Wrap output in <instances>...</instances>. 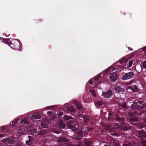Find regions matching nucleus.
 Wrapping results in <instances>:
<instances>
[{
	"instance_id": "1",
	"label": "nucleus",
	"mask_w": 146,
	"mask_h": 146,
	"mask_svg": "<svg viewBox=\"0 0 146 146\" xmlns=\"http://www.w3.org/2000/svg\"><path fill=\"white\" fill-rule=\"evenodd\" d=\"M146 107V104L142 101H139L135 103L131 106V108L134 109L141 110Z\"/></svg>"
},
{
	"instance_id": "2",
	"label": "nucleus",
	"mask_w": 146,
	"mask_h": 146,
	"mask_svg": "<svg viewBox=\"0 0 146 146\" xmlns=\"http://www.w3.org/2000/svg\"><path fill=\"white\" fill-rule=\"evenodd\" d=\"M119 62L122 63L125 62V67H130L131 66L133 63V60L130 58L127 59L125 57H123L119 61Z\"/></svg>"
},
{
	"instance_id": "3",
	"label": "nucleus",
	"mask_w": 146,
	"mask_h": 146,
	"mask_svg": "<svg viewBox=\"0 0 146 146\" xmlns=\"http://www.w3.org/2000/svg\"><path fill=\"white\" fill-rule=\"evenodd\" d=\"M134 76V73L132 72H130L126 73L123 75L122 78L123 80H127L132 78Z\"/></svg>"
},
{
	"instance_id": "4",
	"label": "nucleus",
	"mask_w": 146,
	"mask_h": 146,
	"mask_svg": "<svg viewBox=\"0 0 146 146\" xmlns=\"http://www.w3.org/2000/svg\"><path fill=\"white\" fill-rule=\"evenodd\" d=\"M104 129L109 131V132L111 133V135L113 136H115L117 137L118 136V134L115 132L112 131V126L108 125H105L104 127Z\"/></svg>"
},
{
	"instance_id": "5",
	"label": "nucleus",
	"mask_w": 146,
	"mask_h": 146,
	"mask_svg": "<svg viewBox=\"0 0 146 146\" xmlns=\"http://www.w3.org/2000/svg\"><path fill=\"white\" fill-rule=\"evenodd\" d=\"M137 136L141 139L146 138V132L143 131H137L136 132Z\"/></svg>"
},
{
	"instance_id": "6",
	"label": "nucleus",
	"mask_w": 146,
	"mask_h": 146,
	"mask_svg": "<svg viewBox=\"0 0 146 146\" xmlns=\"http://www.w3.org/2000/svg\"><path fill=\"white\" fill-rule=\"evenodd\" d=\"M112 95V92L111 90H108L106 92H103L102 96L105 98H108L111 97Z\"/></svg>"
},
{
	"instance_id": "7",
	"label": "nucleus",
	"mask_w": 146,
	"mask_h": 146,
	"mask_svg": "<svg viewBox=\"0 0 146 146\" xmlns=\"http://www.w3.org/2000/svg\"><path fill=\"white\" fill-rule=\"evenodd\" d=\"M83 135L82 131H78L75 134L74 138L76 139H81L83 137Z\"/></svg>"
},
{
	"instance_id": "8",
	"label": "nucleus",
	"mask_w": 146,
	"mask_h": 146,
	"mask_svg": "<svg viewBox=\"0 0 146 146\" xmlns=\"http://www.w3.org/2000/svg\"><path fill=\"white\" fill-rule=\"evenodd\" d=\"M2 141L4 143L7 144H13L15 142L12 139H10L8 138L3 139Z\"/></svg>"
},
{
	"instance_id": "9",
	"label": "nucleus",
	"mask_w": 146,
	"mask_h": 146,
	"mask_svg": "<svg viewBox=\"0 0 146 146\" xmlns=\"http://www.w3.org/2000/svg\"><path fill=\"white\" fill-rule=\"evenodd\" d=\"M117 76L116 73H113L110 74V78L112 82H115L117 79Z\"/></svg>"
},
{
	"instance_id": "10",
	"label": "nucleus",
	"mask_w": 146,
	"mask_h": 146,
	"mask_svg": "<svg viewBox=\"0 0 146 146\" xmlns=\"http://www.w3.org/2000/svg\"><path fill=\"white\" fill-rule=\"evenodd\" d=\"M129 89L131 90L133 92H137L138 91V89L137 87L134 85H132L128 87V90Z\"/></svg>"
},
{
	"instance_id": "11",
	"label": "nucleus",
	"mask_w": 146,
	"mask_h": 146,
	"mask_svg": "<svg viewBox=\"0 0 146 146\" xmlns=\"http://www.w3.org/2000/svg\"><path fill=\"white\" fill-rule=\"evenodd\" d=\"M116 120L121 123H123L125 121V119L124 118L121 117H120L117 115H116L115 117Z\"/></svg>"
},
{
	"instance_id": "12",
	"label": "nucleus",
	"mask_w": 146,
	"mask_h": 146,
	"mask_svg": "<svg viewBox=\"0 0 146 146\" xmlns=\"http://www.w3.org/2000/svg\"><path fill=\"white\" fill-rule=\"evenodd\" d=\"M73 123V122L72 121H70L68 123V126L70 129L73 131H76L78 127H76L75 126L71 125Z\"/></svg>"
},
{
	"instance_id": "13",
	"label": "nucleus",
	"mask_w": 146,
	"mask_h": 146,
	"mask_svg": "<svg viewBox=\"0 0 146 146\" xmlns=\"http://www.w3.org/2000/svg\"><path fill=\"white\" fill-rule=\"evenodd\" d=\"M28 137L29 138V140L26 141V142L27 145H31L32 143V141L34 139L33 137L28 135Z\"/></svg>"
},
{
	"instance_id": "14",
	"label": "nucleus",
	"mask_w": 146,
	"mask_h": 146,
	"mask_svg": "<svg viewBox=\"0 0 146 146\" xmlns=\"http://www.w3.org/2000/svg\"><path fill=\"white\" fill-rule=\"evenodd\" d=\"M74 104L76 106L77 108L79 110H81L82 109V106L78 101L74 100Z\"/></svg>"
},
{
	"instance_id": "15",
	"label": "nucleus",
	"mask_w": 146,
	"mask_h": 146,
	"mask_svg": "<svg viewBox=\"0 0 146 146\" xmlns=\"http://www.w3.org/2000/svg\"><path fill=\"white\" fill-rule=\"evenodd\" d=\"M3 42L8 45L12 44L11 41L8 38L3 39Z\"/></svg>"
},
{
	"instance_id": "16",
	"label": "nucleus",
	"mask_w": 146,
	"mask_h": 146,
	"mask_svg": "<svg viewBox=\"0 0 146 146\" xmlns=\"http://www.w3.org/2000/svg\"><path fill=\"white\" fill-rule=\"evenodd\" d=\"M67 139L61 137L60 138L58 141V142L60 143H66L67 142Z\"/></svg>"
},
{
	"instance_id": "17",
	"label": "nucleus",
	"mask_w": 146,
	"mask_h": 146,
	"mask_svg": "<svg viewBox=\"0 0 146 146\" xmlns=\"http://www.w3.org/2000/svg\"><path fill=\"white\" fill-rule=\"evenodd\" d=\"M138 120L137 118L134 116L130 119V122L131 124H133V123L137 121Z\"/></svg>"
},
{
	"instance_id": "18",
	"label": "nucleus",
	"mask_w": 146,
	"mask_h": 146,
	"mask_svg": "<svg viewBox=\"0 0 146 146\" xmlns=\"http://www.w3.org/2000/svg\"><path fill=\"white\" fill-rule=\"evenodd\" d=\"M33 117L34 118L38 119L40 118L41 117L39 113H33Z\"/></svg>"
},
{
	"instance_id": "19",
	"label": "nucleus",
	"mask_w": 146,
	"mask_h": 146,
	"mask_svg": "<svg viewBox=\"0 0 146 146\" xmlns=\"http://www.w3.org/2000/svg\"><path fill=\"white\" fill-rule=\"evenodd\" d=\"M36 129L35 128H33L31 130H28V132L30 134L32 135L34 133H36Z\"/></svg>"
},
{
	"instance_id": "20",
	"label": "nucleus",
	"mask_w": 146,
	"mask_h": 146,
	"mask_svg": "<svg viewBox=\"0 0 146 146\" xmlns=\"http://www.w3.org/2000/svg\"><path fill=\"white\" fill-rule=\"evenodd\" d=\"M58 125L59 127L62 129H64L65 127V125L63 121H60L59 122Z\"/></svg>"
},
{
	"instance_id": "21",
	"label": "nucleus",
	"mask_w": 146,
	"mask_h": 146,
	"mask_svg": "<svg viewBox=\"0 0 146 146\" xmlns=\"http://www.w3.org/2000/svg\"><path fill=\"white\" fill-rule=\"evenodd\" d=\"M48 131L46 129H43L40 131L39 134L41 135H44L48 133Z\"/></svg>"
},
{
	"instance_id": "22",
	"label": "nucleus",
	"mask_w": 146,
	"mask_h": 146,
	"mask_svg": "<svg viewBox=\"0 0 146 146\" xmlns=\"http://www.w3.org/2000/svg\"><path fill=\"white\" fill-rule=\"evenodd\" d=\"M29 123L28 119L26 118H25L22 120V123L24 124H29Z\"/></svg>"
},
{
	"instance_id": "23",
	"label": "nucleus",
	"mask_w": 146,
	"mask_h": 146,
	"mask_svg": "<svg viewBox=\"0 0 146 146\" xmlns=\"http://www.w3.org/2000/svg\"><path fill=\"white\" fill-rule=\"evenodd\" d=\"M115 90L117 92H119L122 91V89L118 86H116L114 88Z\"/></svg>"
},
{
	"instance_id": "24",
	"label": "nucleus",
	"mask_w": 146,
	"mask_h": 146,
	"mask_svg": "<svg viewBox=\"0 0 146 146\" xmlns=\"http://www.w3.org/2000/svg\"><path fill=\"white\" fill-rule=\"evenodd\" d=\"M86 146H92V142L91 141H86L84 142Z\"/></svg>"
},
{
	"instance_id": "25",
	"label": "nucleus",
	"mask_w": 146,
	"mask_h": 146,
	"mask_svg": "<svg viewBox=\"0 0 146 146\" xmlns=\"http://www.w3.org/2000/svg\"><path fill=\"white\" fill-rule=\"evenodd\" d=\"M18 120V119L17 118H16L14 119L13 120L12 124H11V125L12 126H15V125L17 123ZM10 124H11V123Z\"/></svg>"
},
{
	"instance_id": "26",
	"label": "nucleus",
	"mask_w": 146,
	"mask_h": 146,
	"mask_svg": "<svg viewBox=\"0 0 146 146\" xmlns=\"http://www.w3.org/2000/svg\"><path fill=\"white\" fill-rule=\"evenodd\" d=\"M66 109L68 111L73 112L75 111L73 109L72 107L71 106L67 108Z\"/></svg>"
},
{
	"instance_id": "27",
	"label": "nucleus",
	"mask_w": 146,
	"mask_h": 146,
	"mask_svg": "<svg viewBox=\"0 0 146 146\" xmlns=\"http://www.w3.org/2000/svg\"><path fill=\"white\" fill-rule=\"evenodd\" d=\"M84 121L85 123H87L89 121V118L87 116H84Z\"/></svg>"
},
{
	"instance_id": "28",
	"label": "nucleus",
	"mask_w": 146,
	"mask_h": 146,
	"mask_svg": "<svg viewBox=\"0 0 146 146\" xmlns=\"http://www.w3.org/2000/svg\"><path fill=\"white\" fill-rule=\"evenodd\" d=\"M113 116L112 114L111 113H109V117H108V120L109 121H111L113 119Z\"/></svg>"
},
{
	"instance_id": "29",
	"label": "nucleus",
	"mask_w": 146,
	"mask_h": 146,
	"mask_svg": "<svg viewBox=\"0 0 146 146\" xmlns=\"http://www.w3.org/2000/svg\"><path fill=\"white\" fill-rule=\"evenodd\" d=\"M141 144L142 146H146V141L145 140L141 139Z\"/></svg>"
},
{
	"instance_id": "30",
	"label": "nucleus",
	"mask_w": 146,
	"mask_h": 146,
	"mask_svg": "<svg viewBox=\"0 0 146 146\" xmlns=\"http://www.w3.org/2000/svg\"><path fill=\"white\" fill-rule=\"evenodd\" d=\"M96 104L98 106H101L102 105H103L104 104V103L103 102H102V101H99L97 102H96Z\"/></svg>"
},
{
	"instance_id": "31",
	"label": "nucleus",
	"mask_w": 146,
	"mask_h": 146,
	"mask_svg": "<svg viewBox=\"0 0 146 146\" xmlns=\"http://www.w3.org/2000/svg\"><path fill=\"white\" fill-rule=\"evenodd\" d=\"M123 146H132V145L130 143H123Z\"/></svg>"
},
{
	"instance_id": "32",
	"label": "nucleus",
	"mask_w": 146,
	"mask_h": 146,
	"mask_svg": "<svg viewBox=\"0 0 146 146\" xmlns=\"http://www.w3.org/2000/svg\"><path fill=\"white\" fill-rule=\"evenodd\" d=\"M90 92L92 94L93 96H96V92L93 90H90Z\"/></svg>"
},
{
	"instance_id": "33",
	"label": "nucleus",
	"mask_w": 146,
	"mask_h": 146,
	"mask_svg": "<svg viewBox=\"0 0 146 146\" xmlns=\"http://www.w3.org/2000/svg\"><path fill=\"white\" fill-rule=\"evenodd\" d=\"M120 126L117 124H115L113 125V127H112L113 129H116L117 128H119Z\"/></svg>"
},
{
	"instance_id": "34",
	"label": "nucleus",
	"mask_w": 146,
	"mask_h": 146,
	"mask_svg": "<svg viewBox=\"0 0 146 146\" xmlns=\"http://www.w3.org/2000/svg\"><path fill=\"white\" fill-rule=\"evenodd\" d=\"M120 106H122L124 108H126L125 104L124 102H121L119 104Z\"/></svg>"
},
{
	"instance_id": "35",
	"label": "nucleus",
	"mask_w": 146,
	"mask_h": 146,
	"mask_svg": "<svg viewBox=\"0 0 146 146\" xmlns=\"http://www.w3.org/2000/svg\"><path fill=\"white\" fill-rule=\"evenodd\" d=\"M64 118L66 120H68L70 119H71L72 118L71 117H69L67 115H65L64 116Z\"/></svg>"
},
{
	"instance_id": "36",
	"label": "nucleus",
	"mask_w": 146,
	"mask_h": 146,
	"mask_svg": "<svg viewBox=\"0 0 146 146\" xmlns=\"http://www.w3.org/2000/svg\"><path fill=\"white\" fill-rule=\"evenodd\" d=\"M130 129V127L128 126H124L123 127V129L125 131H127Z\"/></svg>"
},
{
	"instance_id": "37",
	"label": "nucleus",
	"mask_w": 146,
	"mask_h": 146,
	"mask_svg": "<svg viewBox=\"0 0 146 146\" xmlns=\"http://www.w3.org/2000/svg\"><path fill=\"white\" fill-rule=\"evenodd\" d=\"M144 125H138L137 127V128L138 129H141L142 128L144 127Z\"/></svg>"
},
{
	"instance_id": "38",
	"label": "nucleus",
	"mask_w": 146,
	"mask_h": 146,
	"mask_svg": "<svg viewBox=\"0 0 146 146\" xmlns=\"http://www.w3.org/2000/svg\"><path fill=\"white\" fill-rule=\"evenodd\" d=\"M143 66L144 68H146V61H144L142 63Z\"/></svg>"
},
{
	"instance_id": "39",
	"label": "nucleus",
	"mask_w": 146,
	"mask_h": 146,
	"mask_svg": "<svg viewBox=\"0 0 146 146\" xmlns=\"http://www.w3.org/2000/svg\"><path fill=\"white\" fill-rule=\"evenodd\" d=\"M100 75H98L96 77H95L94 78V79L96 81H97L98 80L99 78L100 77Z\"/></svg>"
},
{
	"instance_id": "40",
	"label": "nucleus",
	"mask_w": 146,
	"mask_h": 146,
	"mask_svg": "<svg viewBox=\"0 0 146 146\" xmlns=\"http://www.w3.org/2000/svg\"><path fill=\"white\" fill-rule=\"evenodd\" d=\"M52 132L55 133H56L57 134H59L60 133V132L58 131H57L55 130H53Z\"/></svg>"
},
{
	"instance_id": "41",
	"label": "nucleus",
	"mask_w": 146,
	"mask_h": 146,
	"mask_svg": "<svg viewBox=\"0 0 146 146\" xmlns=\"http://www.w3.org/2000/svg\"><path fill=\"white\" fill-rule=\"evenodd\" d=\"M142 50H143L144 51V53L145 54H146V46L144 47H143L142 48Z\"/></svg>"
},
{
	"instance_id": "42",
	"label": "nucleus",
	"mask_w": 146,
	"mask_h": 146,
	"mask_svg": "<svg viewBox=\"0 0 146 146\" xmlns=\"http://www.w3.org/2000/svg\"><path fill=\"white\" fill-rule=\"evenodd\" d=\"M93 82V81L92 80H90L88 82L91 85H92Z\"/></svg>"
},
{
	"instance_id": "43",
	"label": "nucleus",
	"mask_w": 146,
	"mask_h": 146,
	"mask_svg": "<svg viewBox=\"0 0 146 146\" xmlns=\"http://www.w3.org/2000/svg\"><path fill=\"white\" fill-rule=\"evenodd\" d=\"M63 114V113L62 112L60 111L59 112L58 115L60 116H62Z\"/></svg>"
},
{
	"instance_id": "44",
	"label": "nucleus",
	"mask_w": 146,
	"mask_h": 146,
	"mask_svg": "<svg viewBox=\"0 0 146 146\" xmlns=\"http://www.w3.org/2000/svg\"><path fill=\"white\" fill-rule=\"evenodd\" d=\"M1 129L2 130H4L6 129V128L4 127H1Z\"/></svg>"
},
{
	"instance_id": "45",
	"label": "nucleus",
	"mask_w": 146,
	"mask_h": 146,
	"mask_svg": "<svg viewBox=\"0 0 146 146\" xmlns=\"http://www.w3.org/2000/svg\"><path fill=\"white\" fill-rule=\"evenodd\" d=\"M115 146H119V144L118 143H116L114 144Z\"/></svg>"
},
{
	"instance_id": "46",
	"label": "nucleus",
	"mask_w": 146,
	"mask_h": 146,
	"mask_svg": "<svg viewBox=\"0 0 146 146\" xmlns=\"http://www.w3.org/2000/svg\"><path fill=\"white\" fill-rule=\"evenodd\" d=\"M128 49L129 50H131V51H133V50L132 48H131L130 47H128Z\"/></svg>"
},
{
	"instance_id": "47",
	"label": "nucleus",
	"mask_w": 146,
	"mask_h": 146,
	"mask_svg": "<svg viewBox=\"0 0 146 146\" xmlns=\"http://www.w3.org/2000/svg\"><path fill=\"white\" fill-rule=\"evenodd\" d=\"M52 111H48L47 114L49 115H51L52 114Z\"/></svg>"
},
{
	"instance_id": "48",
	"label": "nucleus",
	"mask_w": 146,
	"mask_h": 146,
	"mask_svg": "<svg viewBox=\"0 0 146 146\" xmlns=\"http://www.w3.org/2000/svg\"><path fill=\"white\" fill-rule=\"evenodd\" d=\"M15 146H22V145L21 144L18 143L15 145Z\"/></svg>"
},
{
	"instance_id": "49",
	"label": "nucleus",
	"mask_w": 146,
	"mask_h": 146,
	"mask_svg": "<svg viewBox=\"0 0 146 146\" xmlns=\"http://www.w3.org/2000/svg\"><path fill=\"white\" fill-rule=\"evenodd\" d=\"M4 136V135L3 134H0V137H1Z\"/></svg>"
},
{
	"instance_id": "50",
	"label": "nucleus",
	"mask_w": 146,
	"mask_h": 146,
	"mask_svg": "<svg viewBox=\"0 0 146 146\" xmlns=\"http://www.w3.org/2000/svg\"><path fill=\"white\" fill-rule=\"evenodd\" d=\"M139 67H140V70H138V72H139V71L141 72V68H142V66H139Z\"/></svg>"
},
{
	"instance_id": "51",
	"label": "nucleus",
	"mask_w": 146,
	"mask_h": 146,
	"mask_svg": "<svg viewBox=\"0 0 146 146\" xmlns=\"http://www.w3.org/2000/svg\"><path fill=\"white\" fill-rule=\"evenodd\" d=\"M109 70H110V69H109V68H108V69H107L105 70V71H106V72H108Z\"/></svg>"
},
{
	"instance_id": "52",
	"label": "nucleus",
	"mask_w": 146,
	"mask_h": 146,
	"mask_svg": "<svg viewBox=\"0 0 146 146\" xmlns=\"http://www.w3.org/2000/svg\"><path fill=\"white\" fill-rule=\"evenodd\" d=\"M41 20H38V21H37V23H39V22H41Z\"/></svg>"
},
{
	"instance_id": "53",
	"label": "nucleus",
	"mask_w": 146,
	"mask_h": 146,
	"mask_svg": "<svg viewBox=\"0 0 146 146\" xmlns=\"http://www.w3.org/2000/svg\"><path fill=\"white\" fill-rule=\"evenodd\" d=\"M104 146H110V145H104Z\"/></svg>"
},
{
	"instance_id": "54",
	"label": "nucleus",
	"mask_w": 146,
	"mask_h": 146,
	"mask_svg": "<svg viewBox=\"0 0 146 146\" xmlns=\"http://www.w3.org/2000/svg\"><path fill=\"white\" fill-rule=\"evenodd\" d=\"M145 122L146 123V119H145Z\"/></svg>"
},
{
	"instance_id": "55",
	"label": "nucleus",
	"mask_w": 146,
	"mask_h": 146,
	"mask_svg": "<svg viewBox=\"0 0 146 146\" xmlns=\"http://www.w3.org/2000/svg\"><path fill=\"white\" fill-rule=\"evenodd\" d=\"M92 130V128H90V129H89V131H90L91 130Z\"/></svg>"
},
{
	"instance_id": "56",
	"label": "nucleus",
	"mask_w": 146,
	"mask_h": 146,
	"mask_svg": "<svg viewBox=\"0 0 146 146\" xmlns=\"http://www.w3.org/2000/svg\"><path fill=\"white\" fill-rule=\"evenodd\" d=\"M0 146H4V145H0Z\"/></svg>"
},
{
	"instance_id": "57",
	"label": "nucleus",
	"mask_w": 146,
	"mask_h": 146,
	"mask_svg": "<svg viewBox=\"0 0 146 146\" xmlns=\"http://www.w3.org/2000/svg\"><path fill=\"white\" fill-rule=\"evenodd\" d=\"M44 128H46V127H44Z\"/></svg>"
},
{
	"instance_id": "58",
	"label": "nucleus",
	"mask_w": 146,
	"mask_h": 146,
	"mask_svg": "<svg viewBox=\"0 0 146 146\" xmlns=\"http://www.w3.org/2000/svg\"><path fill=\"white\" fill-rule=\"evenodd\" d=\"M130 83L131 84V83H132V82H130Z\"/></svg>"
},
{
	"instance_id": "59",
	"label": "nucleus",
	"mask_w": 146,
	"mask_h": 146,
	"mask_svg": "<svg viewBox=\"0 0 146 146\" xmlns=\"http://www.w3.org/2000/svg\"><path fill=\"white\" fill-rule=\"evenodd\" d=\"M113 142H114V140H113Z\"/></svg>"
},
{
	"instance_id": "60",
	"label": "nucleus",
	"mask_w": 146,
	"mask_h": 146,
	"mask_svg": "<svg viewBox=\"0 0 146 146\" xmlns=\"http://www.w3.org/2000/svg\"><path fill=\"white\" fill-rule=\"evenodd\" d=\"M145 112L146 113V110L145 111Z\"/></svg>"
}]
</instances>
